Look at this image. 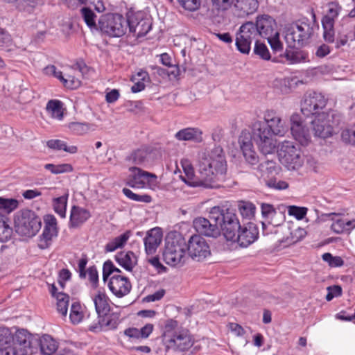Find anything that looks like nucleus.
<instances>
[{
    "mask_svg": "<svg viewBox=\"0 0 355 355\" xmlns=\"http://www.w3.org/2000/svg\"><path fill=\"white\" fill-rule=\"evenodd\" d=\"M80 81L73 76L67 75L65 80H64V85L70 89H75L80 85Z\"/></svg>",
    "mask_w": 355,
    "mask_h": 355,
    "instance_id": "nucleus-61",
    "label": "nucleus"
},
{
    "mask_svg": "<svg viewBox=\"0 0 355 355\" xmlns=\"http://www.w3.org/2000/svg\"><path fill=\"white\" fill-rule=\"evenodd\" d=\"M254 24L257 29L258 35L263 38L270 37L275 32H278L275 19L268 15L257 16Z\"/></svg>",
    "mask_w": 355,
    "mask_h": 355,
    "instance_id": "nucleus-21",
    "label": "nucleus"
},
{
    "mask_svg": "<svg viewBox=\"0 0 355 355\" xmlns=\"http://www.w3.org/2000/svg\"><path fill=\"white\" fill-rule=\"evenodd\" d=\"M47 146L52 149L63 150L67 153L73 154L78 151L76 146H68L67 143L60 139H51L47 141Z\"/></svg>",
    "mask_w": 355,
    "mask_h": 355,
    "instance_id": "nucleus-39",
    "label": "nucleus"
},
{
    "mask_svg": "<svg viewBox=\"0 0 355 355\" xmlns=\"http://www.w3.org/2000/svg\"><path fill=\"white\" fill-rule=\"evenodd\" d=\"M266 39H267L273 51L277 52L282 49L283 45L279 40V32H275V34H272L270 37H266Z\"/></svg>",
    "mask_w": 355,
    "mask_h": 355,
    "instance_id": "nucleus-51",
    "label": "nucleus"
},
{
    "mask_svg": "<svg viewBox=\"0 0 355 355\" xmlns=\"http://www.w3.org/2000/svg\"><path fill=\"white\" fill-rule=\"evenodd\" d=\"M89 280L92 284V286L96 288L98 282V271L95 266L89 267L87 270Z\"/></svg>",
    "mask_w": 355,
    "mask_h": 355,
    "instance_id": "nucleus-63",
    "label": "nucleus"
},
{
    "mask_svg": "<svg viewBox=\"0 0 355 355\" xmlns=\"http://www.w3.org/2000/svg\"><path fill=\"white\" fill-rule=\"evenodd\" d=\"M179 3L186 10H196L200 6L199 0H178Z\"/></svg>",
    "mask_w": 355,
    "mask_h": 355,
    "instance_id": "nucleus-55",
    "label": "nucleus"
},
{
    "mask_svg": "<svg viewBox=\"0 0 355 355\" xmlns=\"http://www.w3.org/2000/svg\"><path fill=\"white\" fill-rule=\"evenodd\" d=\"M108 287L114 295L122 297L130 292L132 285L127 277L114 275L110 279Z\"/></svg>",
    "mask_w": 355,
    "mask_h": 355,
    "instance_id": "nucleus-22",
    "label": "nucleus"
},
{
    "mask_svg": "<svg viewBox=\"0 0 355 355\" xmlns=\"http://www.w3.org/2000/svg\"><path fill=\"white\" fill-rule=\"evenodd\" d=\"M239 210L243 218H251L255 212L254 205L249 202H241L239 205Z\"/></svg>",
    "mask_w": 355,
    "mask_h": 355,
    "instance_id": "nucleus-46",
    "label": "nucleus"
},
{
    "mask_svg": "<svg viewBox=\"0 0 355 355\" xmlns=\"http://www.w3.org/2000/svg\"><path fill=\"white\" fill-rule=\"evenodd\" d=\"M128 19L121 14L107 13L98 19V28L103 34L112 37L123 36L128 28Z\"/></svg>",
    "mask_w": 355,
    "mask_h": 355,
    "instance_id": "nucleus-6",
    "label": "nucleus"
},
{
    "mask_svg": "<svg viewBox=\"0 0 355 355\" xmlns=\"http://www.w3.org/2000/svg\"><path fill=\"white\" fill-rule=\"evenodd\" d=\"M326 216L331 217L334 223L331 225V230L336 234H342L345 231H350L355 227V220L345 221L343 219H336L334 217L338 214L336 213H329Z\"/></svg>",
    "mask_w": 355,
    "mask_h": 355,
    "instance_id": "nucleus-28",
    "label": "nucleus"
},
{
    "mask_svg": "<svg viewBox=\"0 0 355 355\" xmlns=\"http://www.w3.org/2000/svg\"><path fill=\"white\" fill-rule=\"evenodd\" d=\"M101 322H103V330L116 329L119 324V315L118 314H101Z\"/></svg>",
    "mask_w": 355,
    "mask_h": 355,
    "instance_id": "nucleus-41",
    "label": "nucleus"
},
{
    "mask_svg": "<svg viewBox=\"0 0 355 355\" xmlns=\"http://www.w3.org/2000/svg\"><path fill=\"white\" fill-rule=\"evenodd\" d=\"M131 236V232L130 230L126 231L123 234L115 237L114 239L107 243L105 245L106 252H113L118 248H123L126 243L130 236Z\"/></svg>",
    "mask_w": 355,
    "mask_h": 355,
    "instance_id": "nucleus-34",
    "label": "nucleus"
},
{
    "mask_svg": "<svg viewBox=\"0 0 355 355\" xmlns=\"http://www.w3.org/2000/svg\"><path fill=\"white\" fill-rule=\"evenodd\" d=\"M57 311L62 316H66L68 311L69 296L64 293H58L56 295Z\"/></svg>",
    "mask_w": 355,
    "mask_h": 355,
    "instance_id": "nucleus-42",
    "label": "nucleus"
},
{
    "mask_svg": "<svg viewBox=\"0 0 355 355\" xmlns=\"http://www.w3.org/2000/svg\"><path fill=\"white\" fill-rule=\"evenodd\" d=\"M70 130L76 135H84L89 130V124L79 122H72L69 124Z\"/></svg>",
    "mask_w": 355,
    "mask_h": 355,
    "instance_id": "nucleus-50",
    "label": "nucleus"
},
{
    "mask_svg": "<svg viewBox=\"0 0 355 355\" xmlns=\"http://www.w3.org/2000/svg\"><path fill=\"white\" fill-rule=\"evenodd\" d=\"M326 103L324 96L320 93L306 94L301 103V112L306 116L318 114L319 111L325 107Z\"/></svg>",
    "mask_w": 355,
    "mask_h": 355,
    "instance_id": "nucleus-16",
    "label": "nucleus"
},
{
    "mask_svg": "<svg viewBox=\"0 0 355 355\" xmlns=\"http://www.w3.org/2000/svg\"><path fill=\"white\" fill-rule=\"evenodd\" d=\"M278 169L276 162L269 159L261 162L257 167V170L261 173V175H269L277 173Z\"/></svg>",
    "mask_w": 355,
    "mask_h": 355,
    "instance_id": "nucleus-37",
    "label": "nucleus"
},
{
    "mask_svg": "<svg viewBox=\"0 0 355 355\" xmlns=\"http://www.w3.org/2000/svg\"><path fill=\"white\" fill-rule=\"evenodd\" d=\"M17 231L27 236H32L40 230L41 227L40 218L34 211L29 209L21 211L15 220Z\"/></svg>",
    "mask_w": 355,
    "mask_h": 355,
    "instance_id": "nucleus-10",
    "label": "nucleus"
},
{
    "mask_svg": "<svg viewBox=\"0 0 355 355\" xmlns=\"http://www.w3.org/2000/svg\"><path fill=\"white\" fill-rule=\"evenodd\" d=\"M93 300L98 315L105 314L109 311L108 297L105 293L98 291Z\"/></svg>",
    "mask_w": 355,
    "mask_h": 355,
    "instance_id": "nucleus-32",
    "label": "nucleus"
},
{
    "mask_svg": "<svg viewBox=\"0 0 355 355\" xmlns=\"http://www.w3.org/2000/svg\"><path fill=\"white\" fill-rule=\"evenodd\" d=\"M41 352L45 355H51L57 349V343L53 338L49 335L43 336L39 341Z\"/></svg>",
    "mask_w": 355,
    "mask_h": 355,
    "instance_id": "nucleus-33",
    "label": "nucleus"
},
{
    "mask_svg": "<svg viewBox=\"0 0 355 355\" xmlns=\"http://www.w3.org/2000/svg\"><path fill=\"white\" fill-rule=\"evenodd\" d=\"M158 153V150L153 147L144 146L133 151L129 160L135 164L143 165L152 162Z\"/></svg>",
    "mask_w": 355,
    "mask_h": 355,
    "instance_id": "nucleus-23",
    "label": "nucleus"
},
{
    "mask_svg": "<svg viewBox=\"0 0 355 355\" xmlns=\"http://www.w3.org/2000/svg\"><path fill=\"white\" fill-rule=\"evenodd\" d=\"M128 29L137 37L145 36L151 29V18L142 12L132 13L128 15Z\"/></svg>",
    "mask_w": 355,
    "mask_h": 355,
    "instance_id": "nucleus-13",
    "label": "nucleus"
},
{
    "mask_svg": "<svg viewBox=\"0 0 355 355\" xmlns=\"http://www.w3.org/2000/svg\"><path fill=\"white\" fill-rule=\"evenodd\" d=\"M318 28L315 19L312 21L307 19L298 20L285 27V40L291 48L302 47L310 42Z\"/></svg>",
    "mask_w": 355,
    "mask_h": 355,
    "instance_id": "nucleus-4",
    "label": "nucleus"
},
{
    "mask_svg": "<svg viewBox=\"0 0 355 355\" xmlns=\"http://www.w3.org/2000/svg\"><path fill=\"white\" fill-rule=\"evenodd\" d=\"M130 175L128 178V184L133 188H144L151 179H156L154 173L145 171L138 167H130Z\"/></svg>",
    "mask_w": 355,
    "mask_h": 355,
    "instance_id": "nucleus-20",
    "label": "nucleus"
},
{
    "mask_svg": "<svg viewBox=\"0 0 355 355\" xmlns=\"http://www.w3.org/2000/svg\"><path fill=\"white\" fill-rule=\"evenodd\" d=\"M114 264L111 261L104 263L103 267V279L106 282L109 276L114 272Z\"/></svg>",
    "mask_w": 355,
    "mask_h": 355,
    "instance_id": "nucleus-62",
    "label": "nucleus"
},
{
    "mask_svg": "<svg viewBox=\"0 0 355 355\" xmlns=\"http://www.w3.org/2000/svg\"><path fill=\"white\" fill-rule=\"evenodd\" d=\"M315 136L327 138L332 135L334 125V114L322 112L318 114L311 121Z\"/></svg>",
    "mask_w": 355,
    "mask_h": 355,
    "instance_id": "nucleus-15",
    "label": "nucleus"
},
{
    "mask_svg": "<svg viewBox=\"0 0 355 355\" xmlns=\"http://www.w3.org/2000/svg\"><path fill=\"white\" fill-rule=\"evenodd\" d=\"M327 294L326 295L327 301L329 302L334 297H340L342 295V288L338 285L330 286L327 288Z\"/></svg>",
    "mask_w": 355,
    "mask_h": 355,
    "instance_id": "nucleus-53",
    "label": "nucleus"
},
{
    "mask_svg": "<svg viewBox=\"0 0 355 355\" xmlns=\"http://www.w3.org/2000/svg\"><path fill=\"white\" fill-rule=\"evenodd\" d=\"M46 110L55 119H61L63 116L62 103L58 100H50L46 105Z\"/></svg>",
    "mask_w": 355,
    "mask_h": 355,
    "instance_id": "nucleus-40",
    "label": "nucleus"
},
{
    "mask_svg": "<svg viewBox=\"0 0 355 355\" xmlns=\"http://www.w3.org/2000/svg\"><path fill=\"white\" fill-rule=\"evenodd\" d=\"M241 227V225L236 214L230 209L223 210L220 209L219 227L227 241L232 242L235 241L236 235Z\"/></svg>",
    "mask_w": 355,
    "mask_h": 355,
    "instance_id": "nucleus-11",
    "label": "nucleus"
},
{
    "mask_svg": "<svg viewBox=\"0 0 355 355\" xmlns=\"http://www.w3.org/2000/svg\"><path fill=\"white\" fill-rule=\"evenodd\" d=\"M259 35L254 23L247 21L241 25L236 34V46L242 53L248 54L253 39Z\"/></svg>",
    "mask_w": 355,
    "mask_h": 355,
    "instance_id": "nucleus-12",
    "label": "nucleus"
},
{
    "mask_svg": "<svg viewBox=\"0 0 355 355\" xmlns=\"http://www.w3.org/2000/svg\"><path fill=\"white\" fill-rule=\"evenodd\" d=\"M82 4H91L94 6L95 10L98 12L105 10V6L103 0H78Z\"/></svg>",
    "mask_w": 355,
    "mask_h": 355,
    "instance_id": "nucleus-56",
    "label": "nucleus"
},
{
    "mask_svg": "<svg viewBox=\"0 0 355 355\" xmlns=\"http://www.w3.org/2000/svg\"><path fill=\"white\" fill-rule=\"evenodd\" d=\"M211 1L216 9L221 10H226L234 5L233 0H211Z\"/></svg>",
    "mask_w": 355,
    "mask_h": 355,
    "instance_id": "nucleus-57",
    "label": "nucleus"
},
{
    "mask_svg": "<svg viewBox=\"0 0 355 355\" xmlns=\"http://www.w3.org/2000/svg\"><path fill=\"white\" fill-rule=\"evenodd\" d=\"M8 222V218H0V242L1 243L9 241L12 234V229Z\"/></svg>",
    "mask_w": 355,
    "mask_h": 355,
    "instance_id": "nucleus-44",
    "label": "nucleus"
},
{
    "mask_svg": "<svg viewBox=\"0 0 355 355\" xmlns=\"http://www.w3.org/2000/svg\"><path fill=\"white\" fill-rule=\"evenodd\" d=\"M123 194L128 198L137 201V202H150L152 201V198L150 196L144 194V195H139L133 193L130 189L124 188L123 189Z\"/></svg>",
    "mask_w": 355,
    "mask_h": 355,
    "instance_id": "nucleus-48",
    "label": "nucleus"
},
{
    "mask_svg": "<svg viewBox=\"0 0 355 355\" xmlns=\"http://www.w3.org/2000/svg\"><path fill=\"white\" fill-rule=\"evenodd\" d=\"M162 240V232L160 228L156 227L150 230L144 238L145 250L148 254H153L156 252Z\"/></svg>",
    "mask_w": 355,
    "mask_h": 355,
    "instance_id": "nucleus-25",
    "label": "nucleus"
},
{
    "mask_svg": "<svg viewBox=\"0 0 355 355\" xmlns=\"http://www.w3.org/2000/svg\"><path fill=\"white\" fill-rule=\"evenodd\" d=\"M267 185L277 190L286 189L288 187V184L283 180H277L276 179H271L267 182Z\"/></svg>",
    "mask_w": 355,
    "mask_h": 355,
    "instance_id": "nucleus-59",
    "label": "nucleus"
},
{
    "mask_svg": "<svg viewBox=\"0 0 355 355\" xmlns=\"http://www.w3.org/2000/svg\"><path fill=\"white\" fill-rule=\"evenodd\" d=\"M284 57L290 64H296L308 60V54L303 51L286 50Z\"/></svg>",
    "mask_w": 355,
    "mask_h": 355,
    "instance_id": "nucleus-36",
    "label": "nucleus"
},
{
    "mask_svg": "<svg viewBox=\"0 0 355 355\" xmlns=\"http://www.w3.org/2000/svg\"><path fill=\"white\" fill-rule=\"evenodd\" d=\"M307 209L306 207H300L296 206H290L288 207L289 215L294 216L297 219H302L306 214Z\"/></svg>",
    "mask_w": 355,
    "mask_h": 355,
    "instance_id": "nucleus-54",
    "label": "nucleus"
},
{
    "mask_svg": "<svg viewBox=\"0 0 355 355\" xmlns=\"http://www.w3.org/2000/svg\"><path fill=\"white\" fill-rule=\"evenodd\" d=\"M188 254L196 261H201L210 256L211 251L207 241L199 234L192 235L187 242Z\"/></svg>",
    "mask_w": 355,
    "mask_h": 355,
    "instance_id": "nucleus-14",
    "label": "nucleus"
},
{
    "mask_svg": "<svg viewBox=\"0 0 355 355\" xmlns=\"http://www.w3.org/2000/svg\"><path fill=\"white\" fill-rule=\"evenodd\" d=\"M341 9V6L338 3H329L328 10L326 15L322 17V24H325L327 28H330L331 24L334 25L335 19L338 17Z\"/></svg>",
    "mask_w": 355,
    "mask_h": 355,
    "instance_id": "nucleus-31",
    "label": "nucleus"
},
{
    "mask_svg": "<svg viewBox=\"0 0 355 355\" xmlns=\"http://www.w3.org/2000/svg\"><path fill=\"white\" fill-rule=\"evenodd\" d=\"M103 322H101V315H98L97 321L88 325L90 331L97 333L103 330Z\"/></svg>",
    "mask_w": 355,
    "mask_h": 355,
    "instance_id": "nucleus-64",
    "label": "nucleus"
},
{
    "mask_svg": "<svg viewBox=\"0 0 355 355\" xmlns=\"http://www.w3.org/2000/svg\"><path fill=\"white\" fill-rule=\"evenodd\" d=\"M175 138L178 141L200 143L202 141V132L198 128H185L177 132Z\"/></svg>",
    "mask_w": 355,
    "mask_h": 355,
    "instance_id": "nucleus-27",
    "label": "nucleus"
},
{
    "mask_svg": "<svg viewBox=\"0 0 355 355\" xmlns=\"http://www.w3.org/2000/svg\"><path fill=\"white\" fill-rule=\"evenodd\" d=\"M272 135L266 124L256 121L252 125V136L249 137L256 143L261 153L266 155L272 153L276 148Z\"/></svg>",
    "mask_w": 355,
    "mask_h": 355,
    "instance_id": "nucleus-9",
    "label": "nucleus"
},
{
    "mask_svg": "<svg viewBox=\"0 0 355 355\" xmlns=\"http://www.w3.org/2000/svg\"><path fill=\"white\" fill-rule=\"evenodd\" d=\"M241 150L246 161L250 165H255L259 162V157L253 150L252 143L248 135L239 137Z\"/></svg>",
    "mask_w": 355,
    "mask_h": 355,
    "instance_id": "nucleus-24",
    "label": "nucleus"
},
{
    "mask_svg": "<svg viewBox=\"0 0 355 355\" xmlns=\"http://www.w3.org/2000/svg\"><path fill=\"white\" fill-rule=\"evenodd\" d=\"M115 260L128 271H132L137 263V257L132 251L119 252L115 256Z\"/></svg>",
    "mask_w": 355,
    "mask_h": 355,
    "instance_id": "nucleus-29",
    "label": "nucleus"
},
{
    "mask_svg": "<svg viewBox=\"0 0 355 355\" xmlns=\"http://www.w3.org/2000/svg\"><path fill=\"white\" fill-rule=\"evenodd\" d=\"M162 336L166 352L185 351L193 345L189 331L180 327L178 322L173 319L166 320Z\"/></svg>",
    "mask_w": 355,
    "mask_h": 355,
    "instance_id": "nucleus-3",
    "label": "nucleus"
},
{
    "mask_svg": "<svg viewBox=\"0 0 355 355\" xmlns=\"http://www.w3.org/2000/svg\"><path fill=\"white\" fill-rule=\"evenodd\" d=\"M187 242L178 232H170L165 239L163 259L168 265L175 266L185 261Z\"/></svg>",
    "mask_w": 355,
    "mask_h": 355,
    "instance_id": "nucleus-5",
    "label": "nucleus"
},
{
    "mask_svg": "<svg viewBox=\"0 0 355 355\" xmlns=\"http://www.w3.org/2000/svg\"><path fill=\"white\" fill-rule=\"evenodd\" d=\"M84 317L83 310L81 304L79 302H73L71 306L69 318L71 322L77 324L80 323Z\"/></svg>",
    "mask_w": 355,
    "mask_h": 355,
    "instance_id": "nucleus-43",
    "label": "nucleus"
},
{
    "mask_svg": "<svg viewBox=\"0 0 355 355\" xmlns=\"http://www.w3.org/2000/svg\"><path fill=\"white\" fill-rule=\"evenodd\" d=\"M277 153L279 162L290 171L298 170L304 164L300 149L293 141L282 142L278 147Z\"/></svg>",
    "mask_w": 355,
    "mask_h": 355,
    "instance_id": "nucleus-8",
    "label": "nucleus"
},
{
    "mask_svg": "<svg viewBox=\"0 0 355 355\" xmlns=\"http://www.w3.org/2000/svg\"><path fill=\"white\" fill-rule=\"evenodd\" d=\"M53 222L49 225H45L43 232L38 241V247L44 250L48 248L52 243L53 238L57 236L56 219L53 218Z\"/></svg>",
    "mask_w": 355,
    "mask_h": 355,
    "instance_id": "nucleus-26",
    "label": "nucleus"
},
{
    "mask_svg": "<svg viewBox=\"0 0 355 355\" xmlns=\"http://www.w3.org/2000/svg\"><path fill=\"white\" fill-rule=\"evenodd\" d=\"M82 17L92 31L93 30H98V24L96 23V15L94 12L89 8L85 7L80 10Z\"/></svg>",
    "mask_w": 355,
    "mask_h": 355,
    "instance_id": "nucleus-38",
    "label": "nucleus"
},
{
    "mask_svg": "<svg viewBox=\"0 0 355 355\" xmlns=\"http://www.w3.org/2000/svg\"><path fill=\"white\" fill-rule=\"evenodd\" d=\"M258 235L259 231L256 225L252 223H248L241 225L233 242H236L242 248H246L258 239Z\"/></svg>",
    "mask_w": 355,
    "mask_h": 355,
    "instance_id": "nucleus-17",
    "label": "nucleus"
},
{
    "mask_svg": "<svg viewBox=\"0 0 355 355\" xmlns=\"http://www.w3.org/2000/svg\"><path fill=\"white\" fill-rule=\"evenodd\" d=\"M341 137L345 142L355 145V125L350 128L344 130L342 132Z\"/></svg>",
    "mask_w": 355,
    "mask_h": 355,
    "instance_id": "nucleus-52",
    "label": "nucleus"
},
{
    "mask_svg": "<svg viewBox=\"0 0 355 355\" xmlns=\"http://www.w3.org/2000/svg\"><path fill=\"white\" fill-rule=\"evenodd\" d=\"M68 196H62L53 200V208L55 211L62 218L66 216V208Z\"/></svg>",
    "mask_w": 355,
    "mask_h": 355,
    "instance_id": "nucleus-45",
    "label": "nucleus"
},
{
    "mask_svg": "<svg viewBox=\"0 0 355 355\" xmlns=\"http://www.w3.org/2000/svg\"><path fill=\"white\" fill-rule=\"evenodd\" d=\"M261 214L264 218H271L275 214V209L270 204H261Z\"/></svg>",
    "mask_w": 355,
    "mask_h": 355,
    "instance_id": "nucleus-60",
    "label": "nucleus"
},
{
    "mask_svg": "<svg viewBox=\"0 0 355 355\" xmlns=\"http://www.w3.org/2000/svg\"><path fill=\"white\" fill-rule=\"evenodd\" d=\"M90 217L89 212L83 208L73 206L71 211L70 224L73 227L79 226Z\"/></svg>",
    "mask_w": 355,
    "mask_h": 355,
    "instance_id": "nucleus-30",
    "label": "nucleus"
},
{
    "mask_svg": "<svg viewBox=\"0 0 355 355\" xmlns=\"http://www.w3.org/2000/svg\"><path fill=\"white\" fill-rule=\"evenodd\" d=\"M291 131L294 139L302 146H307L311 141V134L308 128L303 124L298 114H293L291 117Z\"/></svg>",
    "mask_w": 355,
    "mask_h": 355,
    "instance_id": "nucleus-18",
    "label": "nucleus"
},
{
    "mask_svg": "<svg viewBox=\"0 0 355 355\" xmlns=\"http://www.w3.org/2000/svg\"><path fill=\"white\" fill-rule=\"evenodd\" d=\"M18 204L15 199L0 198V218H8L7 216L17 208Z\"/></svg>",
    "mask_w": 355,
    "mask_h": 355,
    "instance_id": "nucleus-35",
    "label": "nucleus"
},
{
    "mask_svg": "<svg viewBox=\"0 0 355 355\" xmlns=\"http://www.w3.org/2000/svg\"><path fill=\"white\" fill-rule=\"evenodd\" d=\"M220 208L214 207L211 209L209 218L198 217L193 221V226L198 234L211 238H217L220 235L219 227Z\"/></svg>",
    "mask_w": 355,
    "mask_h": 355,
    "instance_id": "nucleus-7",
    "label": "nucleus"
},
{
    "mask_svg": "<svg viewBox=\"0 0 355 355\" xmlns=\"http://www.w3.org/2000/svg\"><path fill=\"white\" fill-rule=\"evenodd\" d=\"M264 121L268 129L274 135L284 136L288 130L285 122L280 115L274 110H267L264 114Z\"/></svg>",
    "mask_w": 355,
    "mask_h": 355,
    "instance_id": "nucleus-19",
    "label": "nucleus"
},
{
    "mask_svg": "<svg viewBox=\"0 0 355 355\" xmlns=\"http://www.w3.org/2000/svg\"><path fill=\"white\" fill-rule=\"evenodd\" d=\"M34 352L31 336L24 329L13 336L9 329L0 328V355H31Z\"/></svg>",
    "mask_w": 355,
    "mask_h": 355,
    "instance_id": "nucleus-2",
    "label": "nucleus"
},
{
    "mask_svg": "<svg viewBox=\"0 0 355 355\" xmlns=\"http://www.w3.org/2000/svg\"><path fill=\"white\" fill-rule=\"evenodd\" d=\"M254 53L263 60H268L270 59V54L268 49L264 44L261 43L259 41H256L255 42Z\"/></svg>",
    "mask_w": 355,
    "mask_h": 355,
    "instance_id": "nucleus-49",
    "label": "nucleus"
},
{
    "mask_svg": "<svg viewBox=\"0 0 355 355\" xmlns=\"http://www.w3.org/2000/svg\"><path fill=\"white\" fill-rule=\"evenodd\" d=\"M226 172L227 162L220 146H216L200 156L197 175L199 185L206 188L216 187L218 182L224 181Z\"/></svg>",
    "mask_w": 355,
    "mask_h": 355,
    "instance_id": "nucleus-1",
    "label": "nucleus"
},
{
    "mask_svg": "<svg viewBox=\"0 0 355 355\" xmlns=\"http://www.w3.org/2000/svg\"><path fill=\"white\" fill-rule=\"evenodd\" d=\"M44 168L50 171L53 174H60L63 173L71 172L73 170L71 165L69 164H62L58 165L46 164L44 165Z\"/></svg>",
    "mask_w": 355,
    "mask_h": 355,
    "instance_id": "nucleus-47",
    "label": "nucleus"
},
{
    "mask_svg": "<svg viewBox=\"0 0 355 355\" xmlns=\"http://www.w3.org/2000/svg\"><path fill=\"white\" fill-rule=\"evenodd\" d=\"M324 33L323 37L324 40L329 43H333L334 42V25L331 24L330 28L326 27L325 24H322Z\"/></svg>",
    "mask_w": 355,
    "mask_h": 355,
    "instance_id": "nucleus-58",
    "label": "nucleus"
}]
</instances>
